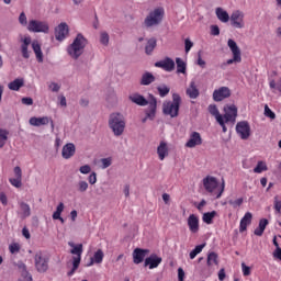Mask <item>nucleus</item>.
I'll return each mask as SVG.
<instances>
[{
    "label": "nucleus",
    "mask_w": 281,
    "mask_h": 281,
    "mask_svg": "<svg viewBox=\"0 0 281 281\" xmlns=\"http://www.w3.org/2000/svg\"><path fill=\"white\" fill-rule=\"evenodd\" d=\"M150 254L148 249L135 248L133 251V260L134 265H142L144 262V258Z\"/></svg>",
    "instance_id": "18"
},
{
    "label": "nucleus",
    "mask_w": 281,
    "mask_h": 281,
    "mask_svg": "<svg viewBox=\"0 0 281 281\" xmlns=\"http://www.w3.org/2000/svg\"><path fill=\"white\" fill-rule=\"evenodd\" d=\"M16 267H18V269L21 271V276H22V273L27 272V266H25V265L23 263V261H19L18 265H16Z\"/></svg>",
    "instance_id": "60"
},
{
    "label": "nucleus",
    "mask_w": 281,
    "mask_h": 281,
    "mask_svg": "<svg viewBox=\"0 0 281 281\" xmlns=\"http://www.w3.org/2000/svg\"><path fill=\"white\" fill-rule=\"evenodd\" d=\"M229 20L231 25L235 27V30H243L245 27V13L243 11H234Z\"/></svg>",
    "instance_id": "11"
},
{
    "label": "nucleus",
    "mask_w": 281,
    "mask_h": 281,
    "mask_svg": "<svg viewBox=\"0 0 281 281\" xmlns=\"http://www.w3.org/2000/svg\"><path fill=\"white\" fill-rule=\"evenodd\" d=\"M34 262L37 273H47L49 271V257L43 255V251L35 254Z\"/></svg>",
    "instance_id": "6"
},
{
    "label": "nucleus",
    "mask_w": 281,
    "mask_h": 281,
    "mask_svg": "<svg viewBox=\"0 0 281 281\" xmlns=\"http://www.w3.org/2000/svg\"><path fill=\"white\" fill-rule=\"evenodd\" d=\"M63 212H65V203L60 202L53 213V221H60L61 224H65V218L60 216Z\"/></svg>",
    "instance_id": "30"
},
{
    "label": "nucleus",
    "mask_w": 281,
    "mask_h": 281,
    "mask_svg": "<svg viewBox=\"0 0 281 281\" xmlns=\"http://www.w3.org/2000/svg\"><path fill=\"white\" fill-rule=\"evenodd\" d=\"M128 100L133 102L134 104H137V106H150V94L148 95V100L139 94V93H134L128 97Z\"/></svg>",
    "instance_id": "17"
},
{
    "label": "nucleus",
    "mask_w": 281,
    "mask_h": 281,
    "mask_svg": "<svg viewBox=\"0 0 281 281\" xmlns=\"http://www.w3.org/2000/svg\"><path fill=\"white\" fill-rule=\"evenodd\" d=\"M203 144V138L199 132H193L190 135L189 140L186 143L187 148H195V146H201Z\"/></svg>",
    "instance_id": "19"
},
{
    "label": "nucleus",
    "mask_w": 281,
    "mask_h": 281,
    "mask_svg": "<svg viewBox=\"0 0 281 281\" xmlns=\"http://www.w3.org/2000/svg\"><path fill=\"white\" fill-rule=\"evenodd\" d=\"M100 161H101V168L103 170H106V168H109L113 164V159L111 157L102 158Z\"/></svg>",
    "instance_id": "43"
},
{
    "label": "nucleus",
    "mask_w": 281,
    "mask_h": 281,
    "mask_svg": "<svg viewBox=\"0 0 281 281\" xmlns=\"http://www.w3.org/2000/svg\"><path fill=\"white\" fill-rule=\"evenodd\" d=\"M273 258H277V260H281V248L280 247L276 248V250L273 251Z\"/></svg>",
    "instance_id": "63"
},
{
    "label": "nucleus",
    "mask_w": 281,
    "mask_h": 281,
    "mask_svg": "<svg viewBox=\"0 0 281 281\" xmlns=\"http://www.w3.org/2000/svg\"><path fill=\"white\" fill-rule=\"evenodd\" d=\"M267 225H269V220L261 218L259 221V226L254 231L255 236H262V234H265V229H267Z\"/></svg>",
    "instance_id": "32"
},
{
    "label": "nucleus",
    "mask_w": 281,
    "mask_h": 281,
    "mask_svg": "<svg viewBox=\"0 0 281 281\" xmlns=\"http://www.w3.org/2000/svg\"><path fill=\"white\" fill-rule=\"evenodd\" d=\"M192 47H194V43H192V41H190V38H186L184 40V52L186 54H188Z\"/></svg>",
    "instance_id": "50"
},
{
    "label": "nucleus",
    "mask_w": 281,
    "mask_h": 281,
    "mask_svg": "<svg viewBox=\"0 0 281 281\" xmlns=\"http://www.w3.org/2000/svg\"><path fill=\"white\" fill-rule=\"evenodd\" d=\"M157 91H158L160 98H166V95H168V93H170V88L166 85H162V86L157 87Z\"/></svg>",
    "instance_id": "42"
},
{
    "label": "nucleus",
    "mask_w": 281,
    "mask_h": 281,
    "mask_svg": "<svg viewBox=\"0 0 281 281\" xmlns=\"http://www.w3.org/2000/svg\"><path fill=\"white\" fill-rule=\"evenodd\" d=\"M109 128H111L114 137H122L126 128V119H124V114L120 112L110 114Z\"/></svg>",
    "instance_id": "2"
},
{
    "label": "nucleus",
    "mask_w": 281,
    "mask_h": 281,
    "mask_svg": "<svg viewBox=\"0 0 281 281\" xmlns=\"http://www.w3.org/2000/svg\"><path fill=\"white\" fill-rule=\"evenodd\" d=\"M9 251L11 254H19V251H21V246L19 244H11L9 246Z\"/></svg>",
    "instance_id": "52"
},
{
    "label": "nucleus",
    "mask_w": 281,
    "mask_h": 281,
    "mask_svg": "<svg viewBox=\"0 0 281 281\" xmlns=\"http://www.w3.org/2000/svg\"><path fill=\"white\" fill-rule=\"evenodd\" d=\"M155 80H156L155 75H153L149 71H146L145 74L142 75L140 85L142 87H148V85H153Z\"/></svg>",
    "instance_id": "28"
},
{
    "label": "nucleus",
    "mask_w": 281,
    "mask_h": 281,
    "mask_svg": "<svg viewBox=\"0 0 281 281\" xmlns=\"http://www.w3.org/2000/svg\"><path fill=\"white\" fill-rule=\"evenodd\" d=\"M214 216H216V211L204 213L202 216V221L206 223V225H212V221L214 220Z\"/></svg>",
    "instance_id": "37"
},
{
    "label": "nucleus",
    "mask_w": 281,
    "mask_h": 281,
    "mask_svg": "<svg viewBox=\"0 0 281 281\" xmlns=\"http://www.w3.org/2000/svg\"><path fill=\"white\" fill-rule=\"evenodd\" d=\"M265 170H267V164L259 161L256 168L254 169V172H256L257 175H260V172H265Z\"/></svg>",
    "instance_id": "44"
},
{
    "label": "nucleus",
    "mask_w": 281,
    "mask_h": 281,
    "mask_svg": "<svg viewBox=\"0 0 281 281\" xmlns=\"http://www.w3.org/2000/svg\"><path fill=\"white\" fill-rule=\"evenodd\" d=\"M215 14L222 23H228L229 22V13L227 11L223 10V8H217L215 10Z\"/></svg>",
    "instance_id": "33"
},
{
    "label": "nucleus",
    "mask_w": 281,
    "mask_h": 281,
    "mask_svg": "<svg viewBox=\"0 0 281 281\" xmlns=\"http://www.w3.org/2000/svg\"><path fill=\"white\" fill-rule=\"evenodd\" d=\"M88 181H89L90 186H95V183L98 182V173L92 172V173L88 177Z\"/></svg>",
    "instance_id": "53"
},
{
    "label": "nucleus",
    "mask_w": 281,
    "mask_h": 281,
    "mask_svg": "<svg viewBox=\"0 0 281 281\" xmlns=\"http://www.w3.org/2000/svg\"><path fill=\"white\" fill-rule=\"evenodd\" d=\"M22 104H25L26 106H32L34 104V100L30 97L22 98Z\"/></svg>",
    "instance_id": "58"
},
{
    "label": "nucleus",
    "mask_w": 281,
    "mask_h": 281,
    "mask_svg": "<svg viewBox=\"0 0 281 281\" xmlns=\"http://www.w3.org/2000/svg\"><path fill=\"white\" fill-rule=\"evenodd\" d=\"M157 113V98L155 95L149 94V105L145 110V117L142 120L143 124H146L148 120H155V115Z\"/></svg>",
    "instance_id": "10"
},
{
    "label": "nucleus",
    "mask_w": 281,
    "mask_h": 281,
    "mask_svg": "<svg viewBox=\"0 0 281 281\" xmlns=\"http://www.w3.org/2000/svg\"><path fill=\"white\" fill-rule=\"evenodd\" d=\"M212 265H218V254L210 252L207 255V266L212 267Z\"/></svg>",
    "instance_id": "40"
},
{
    "label": "nucleus",
    "mask_w": 281,
    "mask_h": 281,
    "mask_svg": "<svg viewBox=\"0 0 281 281\" xmlns=\"http://www.w3.org/2000/svg\"><path fill=\"white\" fill-rule=\"evenodd\" d=\"M180 106L181 95H179V93H173L172 101H165L162 103V113L164 115H170V117H178Z\"/></svg>",
    "instance_id": "3"
},
{
    "label": "nucleus",
    "mask_w": 281,
    "mask_h": 281,
    "mask_svg": "<svg viewBox=\"0 0 281 281\" xmlns=\"http://www.w3.org/2000/svg\"><path fill=\"white\" fill-rule=\"evenodd\" d=\"M186 93L191 100H196V98L200 95L199 88H196V82L191 81L190 86L186 90Z\"/></svg>",
    "instance_id": "26"
},
{
    "label": "nucleus",
    "mask_w": 281,
    "mask_h": 281,
    "mask_svg": "<svg viewBox=\"0 0 281 281\" xmlns=\"http://www.w3.org/2000/svg\"><path fill=\"white\" fill-rule=\"evenodd\" d=\"M13 172L16 179H23V171L21 170V167H14Z\"/></svg>",
    "instance_id": "54"
},
{
    "label": "nucleus",
    "mask_w": 281,
    "mask_h": 281,
    "mask_svg": "<svg viewBox=\"0 0 281 281\" xmlns=\"http://www.w3.org/2000/svg\"><path fill=\"white\" fill-rule=\"evenodd\" d=\"M187 225L191 232V234H198L199 233V216H196L195 214H191L189 215L188 220H187Z\"/></svg>",
    "instance_id": "21"
},
{
    "label": "nucleus",
    "mask_w": 281,
    "mask_h": 281,
    "mask_svg": "<svg viewBox=\"0 0 281 281\" xmlns=\"http://www.w3.org/2000/svg\"><path fill=\"white\" fill-rule=\"evenodd\" d=\"M244 199L239 198L237 200H229L228 203L229 205H232L234 209L236 207H240V205H243Z\"/></svg>",
    "instance_id": "48"
},
{
    "label": "nucleus",
    "mask_w": 281,
    "mask_h": 281,
    "mask_svg": "<svg viewBox=\"0 0 281 281\" xmlns=\"http://www.w3.org/2000/svg\"><path fill=\"white\" fill-rule=\"evenodd\" d=\"M89 45V41L82 35V33L77 34L72 43L67 47V54L74 60H78L85 54V47Z\"/></svg>",
    "instance_id": "1"
},
{
    "label": "nucleus",
    "mask_w": 281,
    "mask_h": 281,
    "mask_svg": "<svg viewBox=\"0 0 281 281\" xmlns=\"http://www.w3.org/2000/svg\"><path fill=\"white\" fill-rule=\"evenodd\" d=\"M22 45H21V54L22 56L27 59L30 58V50L29 47L32 45V37L27 36L21 40Z\"/></svg>",
    "instance_id": "24"
},
{
    "label": "nucleus",
    "mask_w": 281,
    "mask_h": 281,
    "mask_svg": "<svg viewBox=\"0 0 281 281\" xmlns=\"http://www.w3.org/2000/svg\"><path fill=\"white\" fill-rule=\"evenodd\" d=\"M157 155L160 161H164V159L168 157V144L166 142H160L159 146L157 147Z\"/></svg>",
    "instance_id": "29"
},
{
    "label": "nucleus",
    "mask_w": 281,
    "mask_h": 281,
    "mask_svg": "<svg viewBox=\"0 0 281 281\" xmlns=\"http://www.w3.org/2000/svg\"><path fill=\"white\" fill-rule=\"evenodd\" d=\"M91 259L95 262V265H101L102 260H104V251H102V249H98Z\"/></svg>",
    "instance_id": "38"
},
{
    "label": "nucleus",
    "mask_w": 281,
    "mask_h": 281,
    "mask_svg": "<svg viewBox=\"0 0 281 281\" xmlns=\"http://www.w3.org/2000/svg\"><path fill=\"white\" fill-rule=\"evenodd\" d=\"M32 49L36 56L37 63H43V50L41 49V44H38V41L32 42Z\"/></svg>",
    "instance_id": "31"
},
{
    "label": "nucleus",
    "mask_w": 281,
    "mask_h": 281,
    "mask_svg": "<svg viewBox=\"0 0 281 281\" xmlns=\"http://www.w3.org/2000/svg\"><path fill=\"white\" fill-rule=\"evenodd\" d=\"M232 95V90H229L227 87H221L217 90H214L213 92V100L214 102H223L226 98H229Z\"/></svg>",
    "instance_id": "16"
},
{
    "label": "nucleus",
    "mask_w": 281,
    "mask_h": 281,
    "mask_svg": "<svg viewBox=\"0 0 281 281\" xmlns=\"http://www.w3.org/2000/svg\"><path fill=\"white\" fill-rule=\"evenodd\" d=\"M236 133L239 135L240 139H247L248 137H251V126H249V122H238L236 124Z\"/></svg>",
    "instance_id": "12"
},
{
    "label": "nucleus",
    "mask_w": 281,
    "mask_h": 281,
    "mask_svg": "<svg viewBox=\"0 0 281 281\" xmlns=\"http://www.w3.org/2000/svg\"><path fill=\"white\" fill-rule=\"evenodd\" d=\"M203 186L206 192H214L216 188H218V180L212 176H207L206 178L203 179Z\"/></svg>",
    "instance_id": "20"
},
{
    "label": "nucleus",
    "mask_w": 281,
    "mask_h": 281,
    "mask_svg": "<svg viewBox=\"0 0 281 281\" xmlns=\"http://www.w3.org/2000/svg\"><path fill=\"white\" fill-rule=\"evenodd\" d=\"M236 117H238V108H236L235 104H226L224 106V124H227L229 122H232V124L236 123Z\"/></svg>",
    "instance_id": "9"
},
{
    "label": "nucleus",
    "mask_w": 281,
    "mask_h": 281,
    "mask_svg": "<svg viewBox=\"0 0 281 281\" xmlns=\"http://www.w3.org/2000/svg\"><path fill=\"white\" fill-rule=\"evenodd\" d=\"M89 190V183L85 180L78 182V192H87Z\"/></svg>",
    "instance_id": "45"
},
{
    "label": "nucleus",
    "mask_w": 281,
    "mask_h": 281,
    "mask_svg": "<svg viewBox=\"0 0 281 281\" xmlns=\"http://www.w3.org/2000/svg\"><path fill=\"white\" fill-rule=\"evenodd\" d=\"M155 47H157V38L151 37L147 41V44L145 46V54H147V56H150V54L155 52Z\"/></svg>",
    "instance_id": "34"
},
{
    "label": "nucleus",
    "mask_w": 281,
    "mask_h": 281,
    "mask_svg": "<svg viewBox=\"0 0 281 281\" xmlns=\"http://www.w3.org/2000/svg\"><path fill=\"white\" fill-rule=\"evenodd\" d=\"M25 85V81L21 78H18L13 81H11L9 85H8V88L11 90V91H19L21 89V87H23Z\"/></svg>",
    "instance_id": "35"
},
{
    "label": "nucleus",
    "mask_w": 281,
    "mask_h": 281,
    "mask_svg": "<svg viewBox=\"0 0 281 281\" xmlns=\"http://www.w3.org/2000/svg\"><path fill=\"white\" fill-rule=\"evenodd\" d=\"M70 249V254L74 256L72 257V268L67 272L68 277L74 276L76 271H78V268L80 267V262L82 260V251H83V246L82 244H74L72 241L68 243Z\"/></svg>",
    "instance_id": "4"
},
{
    "label": "nucleus",
    "mask_w": 281,
    "mask_h": 281,
    "mask_svg": "<svg viewBox=\"0 0 281 281\" xmlns=\"http://www.w3.org/2000/svg\"><path fill=\"white\" fill-rule=\"evenodd\" d=\"M9 181L14 188H21L23 186L22 178H11Z\"/></svg>",
    "instance_id": "47"
},
{
    "label": "nucleus",
    "mask_w": 281,
    "mask_h": 281,
    "mask_svg": "<svg viewBox=\"0 0 281 281\" xmlns=\"http://www.w3.org/2000/svg\"><path fill=\"white\" fill-rule=\"evenodd\" d=\"M176 65H177V74H186L188 69V64L183 61L180 57L176 58Z\"/></svg>",
    "instance_id": "36"
},
{
    "label": "nucleus",
    "mask_w": 281,
    "mask_h": 281,
    "mask_svg": "<svg viewBox=\"0 0 281 281\" xmlns=\"http://www.w3.org/2000/svg\"><path fill=\"white\" fill-rule=\"evenodd\" d=\"M49 122H50L49 116H43V117L33 116L29 120V123L31 124V126H47Z\"/></svg>",
    "instance_id": "25"
},
{
    "label": "nucleus",
    "mask_w": 281,
    "mask_h": 281,
    "mask_svg": "<svg viewBox=\"0 0 281 281\" xmlns=\"http://www.w3.org/2000/svg\"><path fill=\"white\" fill-rule=\"evenodd\" d=\"M27 30L35 34H49V23L41 20H30Z\"/></svg>",
    "instance_id": "7"
},
{
    "label": "nucleus",
    "mask_w": 281,
    "mask_h": 281,
    "mask_svg": "<svg viewBox=\"0 0 281 281\" xmlns=\"http://www.w3.org/2000/svg\"><path fill=\"white\" fill-rule=\"evenodd\" d=\"M186 278V271H183V268H178V280L183 281Z\"/></svg>",
    "instance_id": "62"
},
{
    "label": "nucleus",
    "mask_w": 281,
    "mask_h": 281,
    "mask_svg": "<svg viewBox=\"0 0 281 281\" xmlns=\"http://www.w3.org/2000/svg\"><path fill=\"white\" fill-rule=\"evenodd\" d=\"M274 210L278 214L281 213V200H278V195L274 196Z\"/></svg>",
    "instance_id": "55"
},
{
    "label": "nucleus",
    "mask_w": 281,
    "mask_h": 281,
    "mask_svg": "<svg viewBox=\"0 0 281 281\" xmlns=\"http://www.w3.org/2000/svg\"><path fill=\"white\" fill-rule=\"evenodd\" d=\"M8 135H10L8 130L0 128V148L5 146V142H8Z\"/></svg>",
    "instance_id": "39"
},
{
    "label": "nucleus",
    "mask_w": 281,
    "mask_h": 281,
    "mask_svg": "<svg viewBox=\"0 0 281 281\" xmlns=\"http://www.w3.org/2000/svg\"><path fill=\"white\" fill-rule=\"evenodd\" d=\"M21 211H22V216L23 218H27V216H30L32 214L31 210H30V204L22 202L20 204Z\"/></svg>",
    "instance_id": "41"
},
{
    "label": "nucleus",
    "mask_w": 281,
    "mask_h": 281,
    "mask_svg": "<svg viewBox=\"0 0 281 281\" xmlns=\"http://www.w3.org/2000/svg\"><path fill=\"white\" fill-rule=\"evenodd\" d=\"M79 171L81 172V175H89V172H91V166L89 165L81 166L79 168Z\"/></svg>",
    "instance_id": "57"
},
{
    "label": "nucleus",
    "mask_w": 281,
    "mask_h": 281,
    "mask_svg": "<svg viewBox=\"0 0 281 281\" xmlns=\"http://www.w3.org/2000/svg\"><path fill=\"white\" fill-rule=\"evenodd\" d=\"M198 65L202 67V69H205V60L201 57V52L198 53Z\"/></svg>",
    "instance_id": "61"
},
{
    "label": "nucleus",
    "mask_w": 281,
    "mask_h": 281,
    "mask_svg": "<svg viewBox=\"0 0 281 281\" xmlns=\"http://www.w3.org/2000/svg\"><path fill=\"white\" fill-rule=\"evenodd\" d=\"M227 45L233 54V58L228 59L226 63L222 64L221 68L227 67V65H234V63H241L243 57L240 55V48L238 47V44L234 40H228Z\"/></svg>",
    "instance_id": "8"
},
{
    "label": "nucleus",
    "mask_w": 281,
    "mask_h": 281,
    "mask_svg": "<svg viewBox=\"0 0 281 281\" xmlns=\"http://www.w3.org/2000/svg\"><path fill=\"white\" fill-rule=\"evenodd\" d=\"M69 35V25L67 23L61 22L56 29H55V38L56 41L63 42L67 36Z\"/></svg>",
    "instance_id": "14"
},
{
    "label": "nucleus",
    "mask_w": 281,
    "mask_h": 281,
    "mask_svg": "<svg viewBox=\"0 0 281 281\" xmlns=\"http://www.w3.org/2000/svg\"><path fill=\"white\" fill-rule=\"evenodd\" d=\"M209 113H211L213 115V117H215L217 124H220V126H222L223 133H227V126H225V119L218 111V108L216 106V104L209 105Z\"/></svg>",
    "instance_id": "13"
},
{
    "label": "nucleus",
    "mask_w": 281,
    "mask_h": 281,
    "mask_svg": "<svg viewBox=\"0 0 281 281\" xmlns=\"http://www.w3.org/2000/svg\"><path fill=\"white\" fill-rule=\"evenodd\" d=\"M22 278L24 281H32V274H30L27 271L22 273Z\"/></svg>",
    "instance_id": "64"
},
{
    "label": "nucleus",
    "mask_w": 281,
    "mask_h": 281,
    "mask_svg": "<svg viewBox=\"0 0 281 281\" xmlns=\"http://www.w3.org/2000/svg\"><path fill=\"white\" fill-rule=\"evenodd\" d=\"M109 41H110L109 33L102 32L100 35L101 45H105V46L109 45Z\"/></svg>",
    "instance_id": "46"
},
{
    "label": "nucleus",
    "mask_w": 281,
    "mask_h": 281,
    "mask_svg": "<svg viewBox=\"0 0 281 281\" xmlns=\"http://www.w3.org/2000/svg\"><path fill=\"white\" fill-rule=\"evenodd\" d=\"M164 14L165 12L162 8H157L149 12L144 22L146 27H155V25H159L164 21Z\"/></svg>",
    "instance_id": "5"
},
{
    "label": "nucleus",
    "mask_w": 281,
    "mask_h": 281,
    "mask_svg": "<svg viewBox=\"0 0 281 281\" xmlns=\"http://www.w3.org/2000/svg\"><path fill=\"white\" fill-rule=\"evenodd\" d=\"M19 22L21 25H27V16L25 15V12H22L19 16Z\"/></svg>",
    "instance_id": "59"
},
{
    "label": "nucleus",
    "mask_w": 281,
    "mask_h": 281,
    "mask_svg": "<svg viewBox=\"0 0 281 281\" xmlns=\"http://www.w3.org/2000/svg\"><path fill=\"white\" fill-rule=\"evenodd\" d=\"M161 257L153 254L145 259V267H149V269H157L158 265H161Z\"/></svg>",
    "instance_id": "23"
},
{
    "label": "nucleus",
    "mask_w": 281,
    "mask_h": 281,
    "mask_svg": "<svg viewBox=\"0 0 281 281\" xmlns=\"http://www.w3.org/2000/svg\"><path fill=\"white\" fill-rule=\"evenodd\" d=\"M265 115L266 117H270V120H276V113L267 104L265 105Z\"/></svg>",
    "instance_id": "49"
},
{
    "label": "nucleus",
    "mask_w": 281,
    "mask_h": 281,
    "mask_svg": "<svg viewBox=\"0 0 281 281\" xmlns=\"http://www.w3.org/2000/svg\"><path fill=\"white\" fill-rule=\"evenodd\" d=\"M155 67L164 69V71H175V60L170 57H165L164 59L156 61Z\"/></svg>",
    "instance_id": "15"
},
{
    "label": "nucleus",
    "mask_w": 281,
    "mask_h": 281,
    "mask_svg": "<svg viewBox=\"0 0 281 281\" xmlns=\"http://www.w3.org/2000/svg\"><path fill=\"white\" fill-rule=\"evenodd\" d=\"M221 34V29L218 25H211V35L218 36Z\"/></svg>",
    "instance_id": "56"
},
{
    "label": "nucleus",
    "mask_w": 281,
    "mask_h": 281,
    "mask_svg": "<svg viewBox=\"0 0 281 281\" xmlns=\"http://www.w3.org/2000/svg\"><path fill=\"white\" fill-rule=\"evenodd\" d=\"M76 155V145L74 143H67L61 149V157L64 159H71Z\"/></svg>",
    "instance_id": "22"
},
{
    "label": "nucleus",
    "mask_w": 281,
    "mask_h": 281,
    "mask_svg": "<svg viewBox=\"0 0 281 281\" xmlns=\"http://www.w3.org/2000/svg\"><path fill=\"white\" fill-rule=\"evenodd\" d=\"M241 271L245 277L251 276V268L245 262H241Z\"/></svg>",
    "instance_id": "51"
},
{
    "label": "nucleus",
    "mask_w": 281,
    "mask_h": 281,
    "mask_svg": "<svg viewBox=\"0 0 281 281\" xmlns=\"http://www.w3.org/2000/svg\"><path fill=\"white\" fill-rule=\"evenodd\" d=\"M254 218V215L251 212H247L244 217L240 220L239 224V232H247V226L251 225V220Z\"/></svg>",
    "instance_id": "27"
}]
</instances>
